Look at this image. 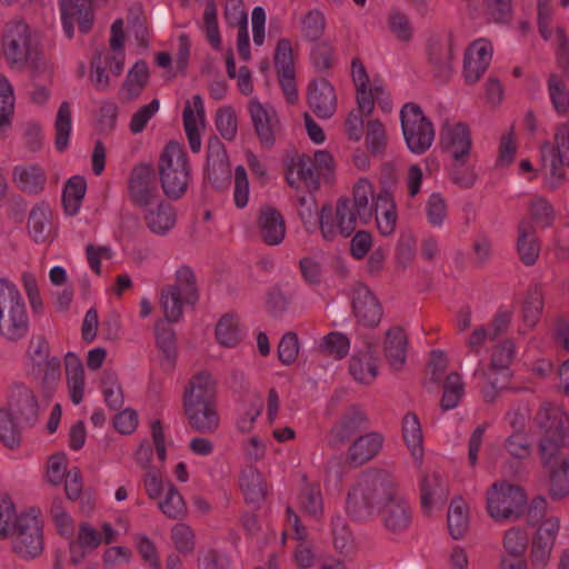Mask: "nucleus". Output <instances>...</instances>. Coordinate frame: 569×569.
<instances>
[{"label":"nucleus","mask_w":569,"mask_h":569,"mask_svg":"<svg viewBox=\"0 0 569 569\" xmlns=\"http://www.w3.org/2000/svg\"><path fill=\"white\" fill-rule=\"evenodd\" d=\"M1 53L10 68L32 74L47 70V62L39 34L24 19L8 21L1 32Z\"/></svg>","instance_id":"f257e3e1"},{"label":"nucleus","mask_w":569,"mask_h":569,"mask_svg":"<svg viewBox=\"0 0 569 569\" xmlns=\"http://www.w3.org/2000/svg\"><path fill=\"white\" fill-rule=\"evenodd\" d=\"M400 495L395 478L385 470H372L361 476L348 492L347 511L357 520L378 515Z\"/></svg>","instance_id":"f03ea898"},{"label":"nucleus","mask_w":569,"mask_h":569,"mask_svg":"<svg viewBox=\"0 0 569 569\" xmlns=\"http://www.w3.org/2000/svg\"><path fill=\"white\" fill-rule=\"evenodd\" d=\"M29 316L19 288L7 278H0V336L17 342L29 332Z\"/></svg>","instance_id":"7ed1b4c3"},{"label":"nucleus","mask_w":569,"mask_h":569,"mask_svg":"<svg viewBox=\"0 0 569 569\" xmlns=\"http://www.w3.org/2000/svg\"><path fill=\"white\" fill-rule=\"evenodd\" d=\"M527 495L519 486L493 483L487 491V510L497 521L518 520L525 513Z\"/></svg>","instance_id":"20e7f679"},{"label":"nucleus","mask_w":569,"mask_h":569,"mask_svg":"<svg viewBox=\"0 0 569 569\" xmlns=\"http://www.w3.org/2000/svg\"><path fill=\"white\" fill-rule=\"evenodd\" d=\"M400 120L409 150L417 154L426 152L435 139V128L421 108L413 102L406 103L400 111Z\"/></svg>","instance_id":"39448f33"},{"label":"nucleus","mask_w":569,"mask_h":569,"mask_svg":"<svg viewBox=\"0 0 569 569\" xmlns=\"http://www.w3.org/2000/svg\"><path fill=\"white\" fill-rule=\"evenodd\" d=\"M11 538L13 551L22 558L32 559L43 551L42 525L37 516L28 512L19 515Z\"/></svg>","instance_id":"423d86ee"},{"label":"nucleus","mask_w":569,"mask_h":569,"mask_svg":"<svg viewBox=\"0 0 569 569\" xmlns=\"http://www.w3.org/2000/svg\"><path fill=\"white\" fill-rule=\"evenodd\" d=\"M284 168L287 178L292 174H297L298 178H328L336 171L333 157L327 150L316 151L313 159L299 153L287 156Z\"/></svg>","instance_id":"0eeeda50"},{"label":"nucleus","mask_w":569,"mask_h":569,"mask_svg":"<svg viewBox=\"0 0 569 569\" xmlns=\"http://www.w3.org/2000/svg\"><path fill=\"white\" fill-rule=\"evenodd\" d=\"M7 410L21 426L32 427L39 418V403L33 390L23 382H13L9 388Z\"/></svg>","instance_id":"6e6552de"},{"label":"nucleus","mask_w":569,"mask_h":569,"mask_svg":"<svg viewBox=\"0 0 569 569\" xmlns=\"http://www.w3.org/2000/svg\"><path fill=\"white\" fill-rule=\"evenodd\" d=\"M290 188L295 191V197L299 204L298 214L302 221L305 230L313 233L319 228V214L313 193L320 188V180H287Z\"/></svg>","instance_id":"1a4fd4ad"},{"label":"nucleus","mask_w":569,"mask_h":569,"mask_svg":"<svg viewBox=\"0 0 569 569\" xmlns=\"http://www.w3.org/2000/svg\"><path fill=\"white\" fill-rule=\"evenodd\" d=\"M351 308L357 322L363 327L375 328L382 319V307L376 295L365 283L358 282L352 287Z\"/></svg>","instance_id":"9d476101"},{"label":"nucleus","mask_w":569,"mask_h":569,"mask_svg":"<svg viewBox=\"0 0 569 569\" xmlns=\"http://www.w3.org/2000/svg\"><path fill=\"white\" fill-rule=\"evenodd\" d=\"M369 420L366 412L358 406H350L331 427L328 445L339 448L350 441L357 433L366 430Z\"/></svg>","instance_id":"9b49d317"},{"label":"nucleus","mask_w":569,"mask_h":569,"mask_svg":"<svg viewBox=\"0 0 569 569\" xmlns=\"http://www.w3.org/2000/svg\"><path fill=\"white\" fill-rule=\"evenodd\" d=\"M92 0H60L63 31L68 38L73 37L74 23L82 33H88L92 27Z\"/></svg>","instance_id":"f8f14e48"},{"label":"nucleus","mask_w":569,"mask_h":569,"mask_svg":"<svg viewBox=\"0 0 569 569\" xmlns=\"http://www.w3.org/2000/svg\"><path fill=\"white\" fill-rule=\"evenodd\" d=\"M560 523L556 518H549L538 528L531 546V566L535 569H545L549 562L551 551Z\"/></svg>","instance_id":"ddd939ff"},{"label":"nucleus","mask_w":569,"mask_h":569,"mask_svg":"<svg viewBox=\"0 0 569 569\" xmlns=\"http://www.w3.org/2000/svg\"><path fill=\"white\" fill-rule=\"evenodd\" d=\"M336 218L339 220L338 224H331V221L325 220L322 224V238L326 241H333L339 236L343 238L350 237L357 228V219L359 217L357 210L353 208L351 199L340 198L333 209Z\"/></svg>","instance_id":"4468645a"},{"label":"nucleus","mask_w":569,"mask_h":569,"mask_svg":"<svg viewBox=\"0 0 569 569\" xmlns=\"http://www.w3.org/2000/svg\"><path fill=\"white\" fill-rule=\"evenodd\" d=\"M158 172L160 178H187L190 176L188 156L180 143L169 141L164 146L159 157Z\"/></svg>","instance_id":"2eb2a0df"},{"label":"nucleus","mask_w":569,"mask_h":569,"mask_svg":"<svg viewBox=\"0 0 569 569\" xmlns=\"http://www.w3.org/2000/svg\"><path fill=\"white\" fill-rule=\"evenodd\" d=\"M453 43L451 38H432L428 43V61L435 77L447 82L452 74Z\"/></svg>","instance_id":"dca6fc26"},{"label":"nucleus","mask_w":569,"mask_h":569,"mask_svg":"<svg viewBox=\"0 0 569 569\" xmlns=\"http://www.w3.org/2000/svg\"><path fill=\"white\" fill-rule=\"evenodd\" d=\"M492 58L491 44L477 40L466 50L463 76L467 83H476L488 69Z\"/></svg>","instance_id":"f3484780"},{"label":"nucleus","mask_w":569,"mask_h":569,"mask_svg":"<svg viewBox=\"0 0 569 569\" xmlns=\"http://www.w3.org/2000/svg\"><path fill=\"white\" fill-rule=\"evenodd\" d=\"M308 103L318 118H331L337 110V94L333 86L326 79L312 81L308 88Z\"/></svg>","instance_id":"a211bd4d"},{"label":"nucleus","mask_w":569,"mask_h":569,"mask_svg":"<svg viewBox=\"0 0 569 569\" xmlns=\"http://www.w3.org/2000/svg\"><path fill=\"white\" fill-rule=\"evenodd\" d=\"M183 411L189 427L203 435L214 433L220 425L217 402L183 405Z\"/></svg>","instance_id":"6ab92c4d"},{"label":"nucleus","mask_w":569,"mask_h":569,"mask_svg":"<svg viewBox=\"0 0 569 569\" xmlns=\"http://www.w3.org/2000/svg\"><path fill=\"white\" fill-rule=\"evenodd\" d=\"M533 422L543 436L569 435L568 417L563 409L555 403H541L533 417Z\"/></svg>","instance_id":"aec40b11"},{"label":"nucleus","mask_w":569,"mask_h":569,"mask_svg":"<svg viewBox=\"0 0 569 569\" xmlns=\"http://www.w3.org/2000/svg\"><path fill=\"white\" fill-rule=\"evenodd\" d=\"M257 227L260 239L268 246H278L286 237L284 218L273 207L266 206L260 209Z\"/></svg>","instance_id":"412c9836"},{"label":"nucleus","mask_w":569,"mask_h":569,"mask_svg":"<svg viewBox=\"0 0 569 569\" xmlns=\"http://www.w3.org/2000/svg\"><path fill=\"white\" fill-rule=\"evenodd\" d=\"M378 516L385 529L395 535L406 531L412 521L411 508L401 493L390 501Z\"/></svg>","instance_id":"4be33fe9"},{"label":"nucleus","mask_w":569,"mask_h":569,"mask_svg":"<svg viewBox=\"0 0 569 569\" xmlns=\"http://www.w3.org/2000/svg\"><path fill=\"white\" fill-rule=\"evenodd\" d=\"M249 112L261 144L270 148L274 143V131L279 124L276 111L258 101H251Z\"/></svg>","instance_id":"5701e85b"},{"label":"nucleus","mask_w":569,"mask_h":569,"mask_svg":"<svg viewBox=\"0 0 569 569\" xmlns=\"http://www.w3.org/2000/svg\"><path fill=\"white\" fill-rule=\"evenodd\" d=\"M217 402V385L210 372L193 375L183 392V405Z\"/></svg>","instance_id":"b1692460"},{"label":"nucleus","mask_w":569,"mask_h":569,"mask_svg":"<svg viewBox=\"0 0 569 569\" xmlns=\"http://www.w3.org/2000/svg\"><path fill=\"white\" fill-rule=\"evenodd\" d=\"M383 445V437L378 432L359 436L348 448L347 461L352 467H360L373 459Z\"/></svg>","instance_id":"393cba45"},{"label":"nucleus","mask_w":569,"mask_h":569,"mask_svg":"<svg viewBox=\"0 0 569 569\" xmlns=\"http://www.w3.org/2000/svg\"><path fill=\"white\" fill-rule=\"evenodd\" d=\"M27 227L34 242L44 243L52 240L56 232L50 207L44 202L36 204L29 212Z\"/></svg>","instance_id":"a878e982"},{"label":"nucleus","mask_w":569,"mask_h":569,"mask_svg":"<svg viewBox=\"0 0 569 569\" xmlns=\"http://www.w3.org/2000/svg\"><path fill=\"white\" fill-rule=\"evenodd\" d=\"M441 143L451 153L455 161H462L470 153V131L465 123H456L450 127L446 123L441 131Z\"/></svg>","instance_id":"bb28decb"},{"label":"nucleus","mask_w":569,"mask_h":569,"mask_svg":"<svg viewBox=\"0 0 569 569\" xmlns=\"http://www.w3.org/2000/svg\"><path fill=\"white\" fill-rule=\"evenodd\" d=\"M377 361L375 345L367 343L363 350L357 351L350 358L349 372L356 381L370 385L378 376Z\"/></svg>","instance_id":"cd10ccee"},{"label":"nucleus","mask_w":569,"mask_h":569,"mask_svg":"<svg viewBox=\"0 0 569 569\" xmlns=\"http://www.w3.org/2000/svg\"><path fill=\"white\" fill-rule=\"evenodd\" d=\"M408 338L401 327H392L385 333L383 355L391 369L399 371L406 363Z\"/></svg>","instance_id":"c85d7f7f"},{"label":"nucleus","mask_w":569,"mask_h":569,"mask_svg":"<svg viewBox=\"0 0 569 569\" xmlns=\"http://www.w3.org/2000/svg\"><path fill=\"white\" fill-rule=\"evenodd\" d=\"M517 250L520 260L526 266L536 263L539 253L540 244L536 234V227L530 219H522L518 226Z\"/></svg>","instance_id":"c756f323"},{"label":"nucleus","mask_w":569,"mask_h":569,"mask_svg":"<svg viewBox=\"0 0 569 569\" xmlns=\"http://www.w3.org/2000/svg\"><path fill=\"white\" fill-rule=\"evenodd\" d=\"M376 223L379 233L388 237L395 232L398 214L392 196L388 191H380L375 202Z\"/></svg>","instance_id":"7c9ffc66"},{"label":"nucleus","mask_w":569,"mask_h":569,"mask_svg":"<svg viewBox=\"0 0 569 569\" xmlns=\"http://www.w3.org/2000/svg\"><path fill=\"white\" fill-rule=\"evenodd\" d=\"M192 103L193 108L190 102L187 101L183 109L182 119L190 149L192 152L197 153L201 149V137L197 127L196 117H198L200 121L203 122L204 108L202 98L199 94L192 97Z\"/></svg>","instance_id":"2f4dec72"},{"label":"nucleus","mask_w":569,"mask_h":569,"mask_svg":"<svg viewBox=\"0 0 569 569\" xmlns=\"http://www.w3.org/2000/svg\"><path fill=\"white\" fill-rule=\"evenodd\" d=\"M64 366L70 399L74 405H79L84 395L83 363L76 353L68 352L64 357Z\"/></svg>","instance_id":"473e14b6"},{"label":"nucleus","mask_w":569,"mask_h":569,"mask_svg":"<svg viewBox=\"0 0 569 569\" xmlns=\"http://www.w3.org/2000/svg\"><path fill=\"white\" fill-rule=\"evenodd\" d=\"M569 447V435L563 436H542L538 443V453L542 463L546 468L550 465H555L565 457H569L567 451Z\"/></svg>","instance_id":"72a5a7b5"},{"label":"nucleus","mask_w":569,"mask_h":569,"mask_svg":"<svg viewBox=\"0 0 569 569\" xmlns=\"http://www.w3.org/2000/svg\"><path fill=\"white\" fill-rule=\"evenodd\" d=\"M207 172L209 178L229 177L231 172L224 144L218 137L208 141Z\"/></svg>","instance_id":"f704fd0d"},{"label":"nucleus","mask_w":569,"mask_h":569,"mask_svg":"<svg viewBox=\"0 0 569 569\" xmlns=\"http://www.w3.org/2000/svg\"><path fill=\"white\" fill-rule=\"evenodd\" d=\"M127 189L129 199L139 208H147L161 197L159 180H129Z\"/></svg>","instance_id":"c9c22d12"},{"label":"nucleus","mask_w":569,"mask_h":569,"mask_svg":"<svg viewBox=\"0 0 569 569\" xmlns=\"http://www.w3.org/2000/svg\"><path fill=\"white\" fill-rule=\"evenodd\" d=\"M556 150L550 151L549 174L552 178H562L565 172L558 163L562 164L565 159L569 166V123L560 124L555 134Z\"/></svg>","instance_id":"e433bc0d"},{"label":"nucleus","mask_w":569,"mask_h":569,"mask_svg":"<svg viewBox=\"0 0 569 569\" xmlns=\"http://www.w3.org/2000/svg\"><path fill=\"white\" fill-rule=\"evenodd\" d=\"M240 488L248 503L259 505L266 496V483L257 468L250 466L241 472Z\"/></svg>","instance_id":"4c0bfd02"},{"label":"nucleus","mask_w":569,"mask_h":569,"mask_svg":"<svg viewBox=\"0 0 569 569\" xmlns=\"http://www.w3.org/2000/svg\"><path fill=\"white\" fill-rule=\"evenodd\" d=\"M447 523L450 536L458 540L461 539L469 529V513L467 503L461 497H456L451 500L448 515Z\"/></svg>","instance_id":"58836bf2"},{"label":"nucleus","mask_w":569,"mask_h":569,"mask_svg":"<svg viewBox=\"0 0 569 569\" xmlns=\"http://www.w3.org/2000/svg\"><path fill=\"white\" fill-rule=\"evenodd\" d=\"M144 220L152 233L164 236L174 227L177 216L170 204L159 202L158 207L144 217Z\"/></svg>","instance_id":"ea45409f"},{"label":"nucleus","mask_w":569,"mask_h":569,"mask_svg":"<svg viewBox=\"0 0 569 569\" xmlns=\"http://www.w3.org/2000/svg\"><path fill=\"white\" fill-rule=\"evenodd\" d=\"M403 440L416 461H421L423 456L422 431L416 413L408 412L402 420Z\"/></svg>","instance_id":"a19ab883"},{"label":"nucleus","mask_w":569,"mask_h":569,"mask_svg":"<svg viewBox=\"0 0 569 569\" xmlns=\"http://www.w3.org/2000/svg\"><path fill=\"white\" fill-rule=\"evenodd\" d=\"M298 503L302 512L315 519L323 515V499L319 483H306L298 496Z\"/></svg>","instance_id":"79ce46f5"},{"label":"nucleus","mask_w":569,"mask_h":569,"mask_svg":"<svg viewBox=\"0 0 569 569\" xmlns=\"http://www.w3.org/2000/svg\"><path fill=\"white\" fill-rule=\"evenodd\" d=\"M545 299L538 286H530L522 301V320L528 329H532L539 321L543 310Z\"/></svg>","instance_id":"37998d69"},{"label":"nucleus","mask_w":569,"mask_h":569,"mask_svg":"<svg viewBox=\"0 0 569 569\" xmlns=\"http://www.w3.org/2000/svg\"><path fill=\"white\" fill-rule=\"evenodd\" d=\"M550 482V495L562 498L569 495V457L545 468Z\"/></svg>","instance_id":"c03bdc74"},{"label":"nucleus","mask_w":569,"mask_h":569,"mask_svg":"<svg viewBox=\"0 0 569 569\" xmlns=\"http://www.w3.org/2000/svg\"><path fill=\"white\" fill-rule=\"evenodd\" d=\"M149 81L148 64L143 60H139L129 70L121 90L128 101L140 96Z\"/></svg>","instance_id":"a18cd8bd"},{"label":"nucleus","mask_w":569,"mask_h":569,"mask_svg":"<svg viewBox=\"0 0 569 569\" xmlns=\"http://www.w3.org/2000/svg\"><path fill=\"white\" fill-rule=\"evenodd\" d=\"M447 492L443 481L438 475L426 476L421 482V507L426 515H429L436 502L446 499Z\"/></svg>","instance_id":"49530a36"},{"label":"nucleus","mask_w":569,"mask_h":569,"mask_svg":"<svg viewBox=\"0 0 569 569\" xmlns=\"http://www.w3.org/2000/svg\"><path fill=\"white\" fill-rule=\"evenodd\" d=\"M158 507L166 517L173 520H181L188 515L182 496L170 481L167 482L166 497L159 500Z\"/></svg>","instance_id":"de8ad7c7"},{"label":"nucleus","mask_w":569,"mask_h":569,"mask_svg":"<svg viewBox=\"0 0 569 569\" xmlns=\"http://www.w3.org/2000/svg\"><path fill=\"white\" fill-rule=\"evenodd\" d=\"M160 305L164 317L169 322H177L183 312V305H188L184 296L174 287L166 286L160 292Z\"/></svg>","instance_id":"09e8293b"},{"label":"nucleus","mask_w":569,"mask_h":569,"mask_svg":"<svg viewBox=\"0 0 569 569\" xmlns=\"http://www.w3.org/2000/svg\"><path fill=\"white\" fill-rule=\"evenodd\" d=\"M54 130L56 148L58 151L63 152L68 147L71 134V107L68 101H63L58 109Z\"/></svg>","instance_id":"8fccbe9b"},{"label":"nucleus","mask_w":569,"mask_h":569,"mask_svg":"<svg viewBox=\"0 0 569 569\" xmlns=\"http://www.w3.org/2000/svg\"><path fill=\"white\" fill-rule=\"evenodd\" d=\"M216 338L224 347H234L240 342L242 332L236 316L226 315L218 321Z\"/></svg>","instance_id":"3c124183"},{"label":"nucleus","mask_w":569,"mask_h":569,"mask_svg":"<svg viewBox=\"0 0 569 569\" xmlns=\"http://www.w3.org/2000/svg\"><path fill=\"white\" fill-rule=\"evenodd\" d=\"M465 395V385L459 373L451 372L443 383V393L440 407L443 411L456 408Z\"/></svg>","instance_id":"603ef678"},{"label":"nucleus","mask_w":569,"mask_h":569,"mask_svg":"<svg viewBox=\"0 0 569 569\" xmlns=\"http://www.w3.org/2000/svg\"><path fill=\"white\" fill-rule=\"evenodd\" d=\"M168 287H174L184 296L188 305H194L199 299L194 272L187 266L179 268L176 272V280Z\"/></svg>","instance_id":"864d4df0"},{"label":"nucleus","mask_w":569,"mask_h":569,"mask_svg":"<svg viewBox=\"0 0 569 569\" xmlns=\"http://www.w3.org/2000/svg\"><path fill=\"white\" fill-rule=\"evenodd\" d=\"M87 191L86 180H67L62 192V204L69 216L76 214Z\"/></svg>","instance_id":"5fc2aeb1"},{"label":"nucleus","mask_w":569,"mask_h":569,"mask_svg":"<svg viewBox=\"0 0 569 569\" xmlns=\"http://www.w3.org/2000/svg\"><path fill=\"white\" fill-rule=\"evenodd\" d=\"M318 348L326 356L342 359L349 352L350 340L345 333L332 331L322 338Z\"/></svg>","instance_id":"6e6d98bb"},{"label":"nucleus","mask_w":569,"mask_h":569,"mask_svg":"<svg viewBox=\"0 0 569 569\" xmlns=\"http://www.w3.org/2000/svg\"><path fill=\"white\" fill-rule=\"evenodd\" d=\"M102 392L104 401L112 410H120L123 407L124 399L122 388L118 382V377L113 371H104L102 377Z\"/></svg>","instance_id":"4d7b16f0"},{"label":"nucleus","mask_w":569,"mask_h":569,"mask_svg":"<svg viewBox=\"0 0 569 569\" xmlns=\"http://www.w3.org/2000/svg\"><path fill=\"white\" fill-rule=\"evenodd\" d=\"M548 91L553 109L560 113L569 111V90L563 80L557 74H550L548 79Z\"/></svg>","instance_id":"13d9d810"},{"label":"nucleus","mask_w":569,"mask_h":569,"mask_svg":"<svg viewBox=\"0 0 569 569\" xmlns=\"http://www.w3.org/2000/svg\"><path fill=\"white\" fill-rule=\"evenodd\" d=\"M503 549L509 557L525 556L528 547V535L520 527L508 529L502 539Z\"/></svg>","instance_id":"bf43d9fd"},{"label":"nucleus","mask_w":569,"mask_h":569,"mask_svg":"<svg viewBox=\"0 0 569 569\" xmlns=\"http://www.w3.org/2000/svg\"><path fill=\"white\" fill-rule=\"evenodd\" d=\"M370 199H375L373 188L370 180H358L353 187V199L351 202L353 208L357 210L359 218H365L367 220L370 217Z\"/></svg>","instance_id":"052dcab7"},{"label":"nucleus","mask_w":569,"mask_h":569,"mask_svg":"<svg viewBox=\"0 0 569 569\" xmlns=\"http://www.w3.org/2000/svg\"><path fill=\"white\" fill-rule=\"evenodd\" d=\"M14 419L8 410H0V440L10 449L18 448L21 442L20 430Z\"/></svg>","instance_id":"680f3d73"},{"label":"nucleus","mask_w":569,"mask_h":569,"mask_svg":"<svg viewBox=\"0 0 569 569\" xmlns=\"http://www.w3.org/2000/svg\"><path fill=\"white\" fill-rule=\"evenodd\" d=\"M325 28H326L325 16L318 9L308 11L301 18V30H302L303 38H306L309 41L319 40L325 32Z\"/></svg>","instance_id":"e2e57ef3"},{"label":"nucleus","mask_w":569,"mask_h":569,"mask_svg":"<svg viewBox=\"0 0 569 569\" xmlns=\"http://www.w3.org/2000/svg\"><path fill=\"white\" fill-rule=\"evenodd\" d=\"M14 111V98L11 84L4 77H0V129L11 124V117Z\"/></svg>","instance_id":"0e129e2a"},{"label":"nucleus","mask_w":569,"mask_h":569,"mask_svg":"<svg viewBox=\"0 0 569 569\" xmlns=\"http://www.w3.org/2000/svg\"><path fill=\"white\" fill-rule=\"evenodd\" d=\"M388 26L397 40L408 43L412 40L413 28L409 17L401 11H393L389 14Z\"/></svg>","instance_id":"69168bd1"},{"label":"nucleus","mask_w":569,"mask_h":569,"mask_svg":"<svg viewBox=\"0 0 569 569\" xmlns=\"http://www.w3.org/2000/svg\"><path fill=\"white\" fill-rule=\"evenodd\" d=\"M171 539L179 552L183 555L193 552L196 546L194 532L188 525L183 522L176 523L171 529Z\"/></svg>","instance_id":"338daca9"},{"label":"nucleus","mask_w":569,"mask_h":569,"mask_svg":"<svg viewBox=\"0 0 569 569\" xmlns=\"http://www.w3.org/2000/svg\"><path fill=\"white\" fill-rule=\"evenodd\" d=\"M331 532L335 548L340 552L348 550L352 542V535L345 517L337 515L331 519Z\"/></svg>","instance_id":"774afa93"}]
</instances>
